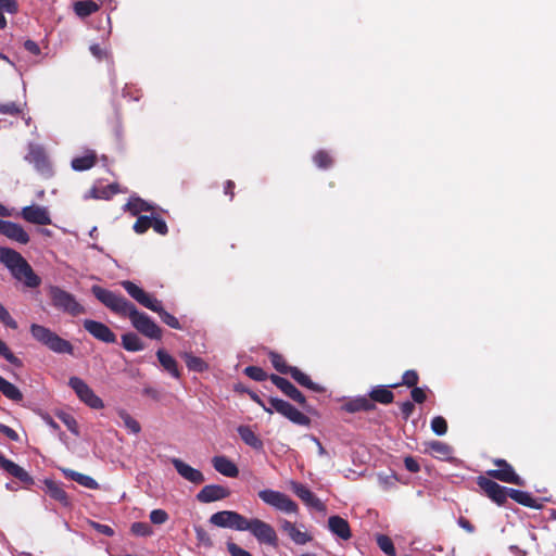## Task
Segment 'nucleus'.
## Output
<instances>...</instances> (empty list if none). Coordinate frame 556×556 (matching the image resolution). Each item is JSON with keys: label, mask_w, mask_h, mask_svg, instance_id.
Instances as JSON below:
<instances>
[{"label": "nucleus", "mask_w": 556, "mask_h": 556, "mask_svg": "<svg viewBox=\"0 0 556 556\" xmlns=\"http://www.w3.org/2000/svg\"><path fill=\"white\" fill-rule=\"evenodd\" d=\"M270 379L287 396L301 405L305 404V396L289 380L277 375H273Z\"/></svg>", "instance_id": "19"}, {"label": "nucleus", "mask_w": 556, "mask_h": 556, "mask_svg": "<svg viewBox=\"0 0 556 556\" xmlns=\"http://www.w3.org/2000/svg\"><path fill=\"white\" fill-rule=\"evenodd\" d=\"M227 549L230 553L231 556H252V554L236 543L229 542L227 543Z\"/></svg>", "instance_id": "57"}, {"label": "nucleus", "mask_w": 556, "mask_h": 556, "mask_svg": "<svg viewBox=\"0 0 556 556\" xmlns=\"http://www.w3.org/2000/svg\"><path fill=\"white\" fill-rule=\"evenodd\" d=\"M369 395L371 402H379L381 404H390L394 399L393 393L384 386L374 388Z\"/></svg>", "instance_id": "31"}, {"label": "nucleus", "mask_w": 556, "mask_h": 556, "mask_svg": "<svg viewBox=\"0 0 556 556\" xmlns=\"http://www.w3.org/2000/svg\"><path fill=\"white\" fill-rule=\"evenodd\" d=\"M47 493L55 501L60 502L63 506L70 505V500L63 488L52 480H46Z\"/></svg>", "instance_id": "29"}, {"label": "nucleus", "mask_w": 556, "mask_h": 556, "mask_svg": "<svg viewBox=\"0 0 556 556\" xmlns=\"http://www.w3.org/2000/svg\"><path fill=\"white\" fill-rule=\"evenodd\" d=\"M292 491L299 496L307 506H311L317 510L324 509L321 501L315 496V494L305 485L292 482Z\"/></svg>", "instance_id": "21"}, {"label": "nucleus", "mask_w": 556, "mask_h": 556, "mask_svg": "<svg viewBox=\"0 0 556 556\" xmlns=\"http://www.w3.org/2000/svg\"><path fill=\"white\" fill-rule=\"evenodd\" d=\"M63 473L71 480L77 482L78 484H80L87 489H90V490L99 489V483L90 476L77 472L72 469H63Z\"/></svg>", "instance_id": "26"}, {"label": "nucleus", "mask_w": 556, "mask_h": 556, "mask_svg": "<svg viewBox=\"0 0 556 556\" xmlns=\"http://www.w3.org/2000/svg\"><path fill=\"white\" fill-rule=\"evenodd\" d=\"M212 463L214 469L223 476L235 478L239 473L238 467L225 456H215Z\"/></svg>", "instance_id": "24"}, {"label": "nucleus", "mask_w": 556, "mask_h": 556, "mask_svg": "<svg viewBox=\"0 0 556 556\" xmlns=\"http://www.w3.org/2000/svg\"><path fill=\"white\" fill-rule=\"evenodd\" d=\"M92 527L101 534H104L106 536L114 535V530L108 525L92 522Z\"/></svg>", "instance_id": "60"}, {"label": "nucleus", "mask_w": 556, "mask_h": 556, "mask_svg": "<svg viewBox=\"0 0 556 556\" xmlns=\"http://www.w3.org/2000/svg\"><path fill=\"white\" fill-rule=\"evenodd\" d=\"M418 382V375L415 370H406L403 375V384L415 387Z\"/></svg>", "instance_id": "58"}, {"label": "nucleus", "mask_w": 556, "mask_h": 556, "mask_svg": "<svg viewBox=\"0 0 556 556\" xmlns=\"http://www.w3.org/2000/svg\"><path fill=\"white\" fill-rule=\"evenodd\" d=\"M237 430L241 440L247 445L251 446L254 450L263 448L262 440L252 431V429L249 426H239Z\"/></svg>", "instance_id": "27"}, {"label": "nucleus", "mask_w": 556, "mask_h": 556, "mask_svg": "<svg viewBox=\"0 0 556 556\" xmlns=\"http://www.w3.org/2000/svg\"><path fill=\"white\" fill-rule=\"evenodd\" d=\"M24 48L34 55L40 54L41 51L38 43L34 40H26L24 42Z\"/></svg>", "instance_id": "64"}, {"label": "nucleus", "mask_w": 556, "mask_h": 556, "mask_svg": "<svg viewBox=\"0 0 556 556\" xmlns=\"http://www.w3.org/2000/svg\"><path fill=\"white\" fill-rule=\"evenodd\" d=\"M0 466L3 468L7 472H9L11 476L15 477L16 479L21 480L24 483L31 484L33 478L28 475V472L18 466L17 464L13 463L12 460L5 458L0 453Z\"/></svg>", "instance_id": "22"}, {"label": "nucleus", "mask_w": 556, "mask_h": 556, "mask_svg": "<svg viewBox=\"0 0 556 556\" xmlns=\"http://www.w3.org/2000/svg\"><path fill=\"white\" fill-rule=\"evenodd\" d=\"M328 529L333 535L343 541H348L352 538V531L348 520L338 515L329 517Z\"/></svg>", "instance_id": "20"}, {"label": "nucleus", "mask_w": 556, "mask_h": 556, "mask_svg": "<svg viewBox=\"0 0 556 556\" xmlns=\"http://www.w3.org/2000/svg\"><path fill=\"white\" fill-rule=\"evenodd\" d=\"M49 296L51 299L52 305L64 313H67L72 316H78L85 313V307L77 302L76 298L61 289L58 286H51L48 290Z\"/></svg>", "instance_id": "4"}, {"label": "nucleus", "mask_w": 556, "mask_h": 556, "mask_svg": "<svg viewBox=\"0 0 556 556\" xmlns=\"http://www.w3.org/2000/svg\"><path fill=\"white\" fill-rule=\"evenodd\" d=\"M314 162L319 168H327L332 164L330 155L325 151H318L314 155Z\"/></svg>", "instance_id": "52"}, {"label": "nucleus", "mask_w": 556, "mask_h": 556, "mask_svg": "<svg viewBox=\"0 0 556 556\" xmlns=\"http://www.w3.org/2000/svg\"><path fill=\"white\" fill-rule=\"evenodd\" d=\"M269 404L273 406L275 412L281 414L293 424L301 426L309 425V418L302 412H300L298 408H295L293 405H291L289 402L277 397H271L269 399Z\"/></svg>", "instance_id": "10"}, {"label": "nucleus", "mask_w": 556, "mask_h": 556, "mask_svg": "<svg viewBox=\"0 0 556 556\" xmlns=\"http://www.w3.org/2000/svg\"><path fill=\"white\" fill-rule=\"evenodd\" d=\"M74 10L78 16L85 17L96 12L98 10V4L90 0L78 1L75 3Z\"/></svg>", "instance_id": "39"}, {"label": "nucleus", "mask_w": 556, "mask_h": 556, "mask_svg": "<svg viewBox=\"0 0 556 556\" xmlns=\"http://www.w3.org/2000/svg\"><path fill=\"white\" fill-rule=\"evenodd\" d=\"M17 11V5L14 0H0V29L5 28L7 20L3 15V12L15 13Z\"/></svg>", "instance_id": "43"}, {"label": "nucleus", "mask_w": 556, "mask_h": 556, "mask_svg": "<svg viewBox=\"0 0 556 556\" xmlns=\"http://www.w3.org/2000/svg\"><path fill=\"white\" fill-rule=\"evenodd\" d=\"M26 271L22 276L21 280L28 288H37L41 283L40 277L33 270V268L25 267Z\"/></svg>", "instance_id": "44"}, {"label": "nucleus", "mask_w": 556, "mask_h": 556, "mask_svg": "<svg viewBox=\"0 0 556 556\" xmlns=\"http://www.w3.org/2000/svg\"><path fill=\"white\" fill-rule=\"evenodd\" d=\"M247 518L233 510H222L210 517V522L218 528L243 531Z\"/></svg>", "instance_id": "9"}, {"label": "nucleus", "mask_w": 556, "mask_h": 556, "mask_svg": "<svg viewBox=\"0 0 556 556\" xmlns=\"http://www.w3.org/2000/svg\"><path fill=\"white\" fill-rule=\"evenodd\" d=\"M122 344L125 350L130 352L142 351L144 349L141 339L132 332L122 336Z\"/></svg>", "instance_id": "36"}, {"label": "nucleus", "mask_w": 556, "mask_h": 556, "mask_svg": "<svg viewBox=\"0 0 556 556\" xmlns=\"http://www.w3.org/2000/svg\"><path fill=\"white\" fill-rule=\"evenodd\" d=\"M125 207L132 215H139L141 212H151L153 210V206L150 203L138 197H131Z\"/></svg>", "instance_id": "33"}, {"label": "nucleus", "mask_w": 556, "mask_h": 556, "mask_svg": "<svg viewBox=\"0 0 556 556\" xmlns=\"http://www.w3.org/2000/svg\"><path fill=\"white\" fill-rule=\"evenodd\" d=\"M96 164V153L93 151H87L83 156L74 157L72 160V168L74 170H87Z\"/></svg>", "instance_id": "30"}, {"label": "nucleus", "mask_w": 556, "mask_h": 556, "mask_svg": "<svg viewBox=\"0 0 556 556\" xmlns=\"http://www.w3.org/2000/svg\"><path fill=\"white\" fill-rule=\"evenodd\" d=\"M281 530L287 533L290 540L296 545H305L313 540V536L305 530L303 525L296 526L286 519L281 521Z\"/></svg>", "instance_id": "15"}, {"label": "nucleus", "mask_w": 556, "mask_h": 556, "mask_svg": "<svg viewBox=\"0 0 556 556\" xmlns=\"http://www.w3.org/2000/svg\"><path fill=\"white\" fill-rule=\"evenodd\" d=\"M0 113L14 115L20 113V108L14 102L0 103Z\"/></svg>", "instance_id": "59"}, {"label": "nucleus", "mask_w": 556, "mask_h": 556, "mask_svg": "<svg viewBox=\"0 0 556 556\" xmlns=\"http://www.w3.org/2000/svg\"><path fill=\"white\" fill-rule=\"evenodd\" d=\"M0 321L4 326H7L11 329L17 328V323L12 318L9 311L1 303H0Z\"/></svg>", "instance_id": "54"}, {"label": "nucleus", "mask_w": 556, "mask_h": 556, "mask_svg": "<svg viewBox=\"0 0 556 556\" xmlns=\"http://www.w3.org/2000/svg\"><path fill=\"white\" fill-rule=\"evenodd\" d=\"M404 464H405V468L410 471V472H417L419 471V464L417 463L416 459H414L413 457L408 456L404 459Z\"/></svg>", "instance_id": "63"}, {"label": "nucleus", "mask_w": 556, "mask_h": 556, "mask_svg": "<svg viewBox=\"0 0 556 556\" xmlns=\"http://www.w3.org/2000/svg\"><path fill=\"white\" fill-rule=\"evenodd\" d=\"M172 464L175 467V469L177 470V472L185 480H187L191 483H194V484H200L204 481V476L200 470L191 467L190 465L186 464L181 459L173 458Z\"/></svg>", "instance_id": "17"}, {"label": "nucleus", "mask_w": 556, "mask_h": 556, "mask_svg": "<svg viewBox=\"0 0 556 556\" xmlns=\"http://www.w3.org/2000/svg\"><path fill=\"white\" fill-rule=\"evenodd\" d=\"M0 392L12 401H21L23 399L22 392L16 386L5 380L0 376Z\"/></svg>", "instance_id": "34"}, {"label": "nucleus", "mask_w": 556, "mask_h": 556, "mask_svg": "<svg viewBox=\"0 0 556 556\" xmlns=\"http://www.w3.org/2000/svg\"><path fill=\"white\" fill-rule=\"evenodd\" d=\"M130 531L137 536H151L153 534L152 527L147 522H134L130 527Z\"/></svg>", "instance_id": "45"}, {"label": "nucleus", "mask_w": 556, "mask_h": 556, "mask_svg": "<svg viewBox=\"0 0 556 556\" xmlns=\"http://www.w3.org/2000/svg\"><path fill=\"white\" fill-rule=\"evenodd\" d=\"M117 415L130 433L138 434L141 431L140 424L127 410L119 409Z\"/></svg>", "instance_id": "37"}, {"label": "nucleus", "mask_w": 556, "mask_h": 556, "mask_svg": "<svg viewBox=\"0 0 556 556\" xmlns=\"http://www.w3.org/2000/svg\"><path fill=\"white\" fill-rule=\"evenodd\" d=\"M152 216H139L134 225V230L137 233H143L151 228Z\"/></svg>", "instance_id": "51"}, {"label": "nucleus", "mask_w": 556, "mask_h": 556, "mask_svg": "<svg viewBox=\"0 0 556 556\" xmlns=\"http://www.w3.org/2000/svg\"><path fill=\"white\" fill-rule=\"evenodd\" d=\"M115 193H117V185H115V184L108 185V186L101 187V188L93 187L90 190V194L94 199H105V200H108V199H110Z\"/></svg>", "instance_id": "41"}, {"label": "nucleus", "mask_w": 556, "mask_h": 556, "mask_svg": "<svg viewBox=\"0 0 556 556\" xmlns=\"http://www.w3.org/2000/svg\"><path fill=\"white\" fill-rule=\"evenodd\" d=\"M270 361L275 369L281 374H288L291 366L286 364L283 357L277 353H270Z\"/></svg>", "instance_id": "48"}, {"label": "nucleus", "mask_w": 556, "mask_h": 556, "mask_svg": "<svg viewBox=\"0 0 556 556\" xmlns=\"http://www.w3.org/2000/svg\"><path fill=\"white\" fill-rule=\"evenodd\" d=\"M230 491L218 484L205 485L198 494L197 498L201 503H211L228 497Z\"/></svg>", "instance_id": "16"}, {"label": "nucleus", "mask_w": 556, "mask_h": 556, "mask_svg": "<svg viewBox=\"0 0 556 556\" xmlns=\"http://www.w3.org/2000/svg\"><path fill=\"white\" fill-rule=\"evenodd\" d=\"M182 358L189 370L202 372L207 369V364L198 356L192 355L191 353H184Z\"/></svg>", "instance_id": "38"}, {"label": "nucleus", "mask_w": 556, "mask_h": 556, "mask_svg": "<svg viewBox=\"0 0 556 556\" xmlns=\"http://www.w3.org/2000/svg\"><path fill=\"white\" fill-rule=\"evenodd\" d=\"M0 432L7 435L12 441H18L17 432L7 425L0 424Z\"/></svg>", "instance_id": "61"}, {"label": "nucleus", "mask_w": 556, "mask_h": 556, "mask_svg": "<svg viewBox=\"0 0 556 556\" xmlns=\"http://www.w3.org/2000/svg\"><path fill=\"white\" fill-rule=\"evenodd\" d=\"M151 227L160 235H166L168 231L165 220L159 217L152 216Z\"/></svg>", "instance_id": "56"}, {"label": "nucleus", "mask_w": 556, "mask_h": 556, "mask_svg": "<svg viewBox=\"0 0 556 556\" xmlns=\"http://www.w3.org/2000/svg\"><path fill=\"white\" fill-rule=\"evenodd\" d=\"M508 496L523 506L531 508L536 507V501L528 492L516 489H509Z\"/></svg>", "instance_id": "35"}, {"label": "nucleus", "mask_w": 556, "mask_h": 556, "mask_svg": "<svg viewBox=\"0 0 556 556\" xmlns=\"http://www.w3.org/2000/svg\"><path fill=\"white\" fill-rule=\"evenodd\" d=\"M478 485L496 504L503 505L506 502L509 489L502 486L495 481L484 477L478 478Z\"/></svg>", "instance_id": "12"}, {"label": "nucleus", "mask_w": 556, "mask_h": 556, "mask_svg": "<svg viewBox=\"0 0 556 556\" xmlns=\"http://www.w3.org/2000/svg\"><path fill=\"white\" fill-rule=\"evenodd\" d=\"M243 531H249L262 544L273 547L278 545V536L275 529L258 518H247Z\"/></svg>", "instance_id": "5"}, {"label": "nucleus", "mask_w": 556, "mask_h": 556, "mask_svg": "<svg viewBox=\"0 0 556 556\" xmlns=\"http://www.w3.org/2000/svg\"><path fill=\"white\" fill-rule=\"evenodd\" d=\"M21 216L28 223L36 225H50L52 223L49 210L41 205H29L23 207Z\"/></svg>", "instance_id": "13"}, {"label": "nucleus", "mask_w": 556, "mask_h": 556, "mask_svg": "<svg viewBox=\"0 0 556 556\" xmlns=\"http://www.w3.org/2000/svg\"><path fill=\"white\" fill-rule=\"evenodd\" d=\"M412 399L416 403L425 402V400H426V392H425V390L421 389V388H418V387H414V389L412 390Z\"/></svg>", "instance_id": "62"}, {"label": "nucleus", "mask_w": 556, "mask_h": 556, "mask_svg": "<svg viewBox=\"0 0 556 556\" xmlns=\"http://www.w3.org/2000/svg\"><path fill=\"white\" fill-rule=\"evenodd\" d=\"M431 451L442 459H448L452 457L453 450L446 443L440 441H433L429 444Z\"/></svg>", "instance_id": "40"}, {"label": "nucleus", "mask_w": 556, "mask_h": 556, "mask_svg": "<svg viewBox=\"0 0 556 556\" xmlns=\"http://www.w3.org/2000/svg\"><path fill=\"white\" fill-rule=\"evenodd\" d=\"M84 328L96 339L105 342V343H114L116 341L115 333L103 323L85 319Z\"/></svg>", "instance_id": "14"}, {"label": "nucleus", "mask_w": 556, "mask_h": 556, "mask_svg": "<svg viewBox=\"0 0 556 556\" xmlns=\"http://www.w3.org/2000/svg\"><path fill=\"white\" fill-rule=\"evenodd\" d=\"M29 330L31 337L40 344L47 346L50 351L58 354H73L74 348L72 343L61 338L51 329L42 325L31 324Z\"/></svg>", "instance_id": "3"}, {"label": "nucleus", "mask_w": 556, "mask_h": 556, "mask_svg": "<svg viewBox=\"0 0 556 556\" xmlns=\"http://www.w3.org/2000/svg\"><path fill=\"white\" fill-rule=\"evenodd\" d=\"M93 295L112 312L129 317L132 326L143 336L150 339H160V327L144 313H140L136 306L124 296L116 294L100 286L91 289Z\"/></svg>", "instance_id": "1"}, {"label": "nucleus", "mask_w": 556, "mask_h": 556, "mask_svg": "<svg viewBox=\"0 0 556 556\" xmlns=\"http://www.w3.org/2000/svg\"><path fill=\"white\" fill-rule=\"evenodd\" d=\"M494 465L497 466V469L489 470L488 475L490 477L506 483L525 485L523 479L515 472L514 468L505 459H495Z\"/></svg>", "instance_id": "11"}, {"label": "nucleus", "mask_w": 556, "mask_h": 556, "mask_svg": "<svg viewBox=\"0 0 556 556\" xmlns=\"http://www.w3.org/2000/svg\"><path fill=\"white\" fill-rule=\"evenodd\" d=\"M68 386L73 389L77 397L90 408L101 409L104 407L103 401L81 378L76 376L71 377L68 379Z\"/></svg>", "instance_id": "7"}, {"label": "nucleus", "mask_w": 556, "mask_h": 556, "mask_svg": "<svg viewBox=\"0 0 556 556\" xmlns=\"http://www.w3.org/2000/svg\"><path fill=\"white\" fill-rule=\"evenodd\" d=\"M288 374L302 387H305L313 391H320V388L316 383H314L311 380V378L306 374L302 372L299 368L291 367Z\"/></svg>", "instance_id": "32"}, {"label": "nucleus", "mask_w": 556, "mask_h": 556, "mask_svg": "<svg viewBox=\"0 0 556 556\" xmlns=\"http://www.w3.org/2000/svg\"><path fill=\"white\" fill-rule=\"evenodd\" d=\"M157 359L160 364L163 366V368L168 371L174 378H179L180 372L178 370L177 362L175 358L169 355L164 350H159L156 352Z\"/></svg>", "instance_id": "28"}, {"label": "nucleus", "mask_w": 556, "mask_h": 556, "mask_svg": "<svg viewBox=\"0 0 556 556\" xmlns=\"http://www.w3.org/2000/svg\"><path fill=\"white\" fill-rule=\"evenodd\" d=\"M58 417L73 434H79L77 421L71 414L60 412L58 413Z\"/></svg>", "instance_id": "47"}, {"label": "nucleus", "mask_w": 556, "mask_h": 556, "mask_svg": "<svg viewBox=\"0 0 556 556\" xmlns=\"http://www.w3.org/2000/svg\"><path fill=\"white\" fill-rule=\"evenodd\" d=\"M0 233L22 244H26L29 241V236L24 228L9 220H7Z\"/></svg>", "instance_id": "23"}, {"label": "nucleus", "mask_w": 556, "mask_h": 556, "mask_svg": "<svg viewBox=\"0 0 556 556\" xmlns=\"http://www.w3.org/2000/svg\"><path fill=\"white\" fill-rule=\"evenodd\" d=\"M431 429L437 435H444L447 431V422L443 417L437 416L431 420Z\"/></svg>", "instance_id": "49"}, {"label": "nucleus", "mask_w": 556, "mask_h": 556, "mask_svg": "<svg viewBox=\"0 0 556 556\" xmlns=\"http://www.w3.org/2000/svg\"><path fill=\"white\" fill-rule=\"evenodd\" d=\"M258 497L267 505L286 514L298 513V505L288 495L279 491L265 489L258 492Z\"/></svg>", "instance_id": "6"}, {"label": "nucleus", "mask_w": 556, "mask_h": 556, "mask_svg": "<svg viewBox=\"0 0 556 556\" xmlns=\"http://www.w3.org/2000/svg\"><path fill=\"white\" fill-rule=\"evenodd\" d=\"M244 372L248 377L255 381H263L266 379V372L257 366H249L244 369Z\"/></svg>", "instance_id": "53"}, {"label": "nucleus", "mask_w": 556, "mask_h": 556, "mask_svg": "<svg viewBox=\"0 0 556 556\" xmlns=\"http://www.w3.org/2000/svg\"><path fill=\"white\" fill-rule=\"evenodd\" d=\"M375 407V404L366 396H358L355 399L349 400L343 406L342 409H344L348 413H356V412H367L371 410Z\"/></svg>", "instance_id": "25"}, {"label": "nucleus", "mask_w": 556, "mask_h": 556, "mask_svg": "<svg viewBox=\"0 0 556 556\" xmlns=\"http://www.w3.org/2000/svg\"><path fill=\"white\" fill-rule=\"evenodd\" d=\"M195 536L200 545H203L205 547H212L213 541L211 539V535L208 532L203 529L202 527H194Z\"/></svg>", "instance_id": "50"}, {"label": "nucleus", "mask_w": 556, "mask_h": 556, "mask_svg": "<svg viewBox=\"0 0 556 556\" xmlns=\"http://www.w3.org/2000/svg\"><path fill=\"white\" fill-rule=\"evenodd\" d=\"M0 355L14 366L21 367L22 361L9 349L7 343L0 339Z\"/></svg>", "instance_id": "46"}, {"label": "nucleus", "mask_w": 556, "mask_h": 556, "mask_svg": "<svg viewBox=\"0 0 556 556\" xmlns=\"http://www.w3.org/2000/svg\"><path fill=\"white\" fill-rule=\"evenodd\" d=\"M150 520L154 525H163L168 520V514L164 509H153L150 513Z\"/></svg>", "instance_id": "55"}, {"label": "nucleus", "mask_w": 556, "mask_h": 556, "mask_svg": "<svg viewBox=\"0 0 556 556\" xmlns=\"http://www.w3.org/2000/svg\"><path fill=\"white\" fill-rule=\"evenodd\" d=\"M379 548L388 556H396V551L392 540L384 534H378L376 538Z\"/></svg>", "instance_id": "42"}, {"label": "nucleus", "mask_w": 556, "mask_h": 556, "mask_svg": "<svg viewBox=\"0 0 556 556\" xmlns=\"http://www.w3.org/2000/svg\"><path fill=\"white\" fill-rule=\"evenodd\" d=\"M121 285L126 290V292L139 304L154 313H157L164 324L174 329L181 328L178 319L163 308L162 302L160 300L147 293L143 289L131 281L125 280L122 281Z\"/></svg>", "instance_id": "2"}, {"label": "nucleus", "mask_w": 556, "mask_h": 556, "mask_svg": "<svg viewBox=\"0 0 556 556\" xmlns=\"http://www.w3.org/2000/svg\"><path fill=\"white\" fill-rule=\"evenodd\" d=\"M0 262L10 270L11 275L16 280H21L26 271V269H24L25 267H31L18 252L4 247H0Z\"/></svg>", "instance_id": "8"}, {"label": "nucleus", "mask_w": 556, "mask_h": 556, "mask_svg": "<svg viewBox=\"0 0 556 556\" xmlns=\"http://www.w3.org/2000/svg\"><path fill=\"white\" fill-rule=\"evenodd\" d=\"M26 160L34 164L36 169L45 175H50L51 167L45 151L40 147L31 146Z\"/></svg>", "instance_id": "18"}]
</instances>
